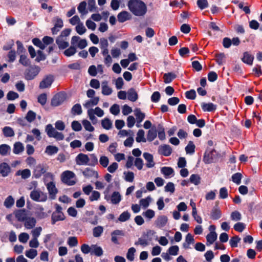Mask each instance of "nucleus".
I'll return each instance as SVG.
<instances>
[{"label": "nucleus", "mask_w": 262, "mask_h": 262, "mask_svg": "<svg viewBox=\"0 0 262 262\" xmlns=\"http://www.w3.org/2000/svg\"><path fill=\"white\" fill-rule=\"evenodd\" d=\"M127 6L130 12L136 16L143 17L147 11L146 5L141 0H129Z\"/></svg>", "instance_id": "1"}, {"label": "nucleus", "mask_w": 262, "mask_h": 262, "mask_svg": "<svg viewBox=\"0 0 262 262\" xmlns=\"http://www.w3.org/2000/svg\"><path fill=\"white\" fill-rule=\"evenodd\" d=\"M30 198L36 202H44L48 200L47 194L42 192L39 189H34L31 191Z\"/></svg>", "instance_id": "2"}, {"label": "nucleus", "mask_w": 262, "mask_h": 262, "mask_svg": "<svg viewBox=\"0 0 262 262\" xmlns=\"http://www.w3.org/2000/svg\"><path fill=\"white\" fill-rule=\"evenodd\" d=\"M55 210L51 216V223L53 225L58 221H64L66 219V216L62 211V207L59 205L56 204L55 205Z\"/></svg>", "instance_id": "3"}, {"label": "nucleus", "mask_w": 262, "mask_h": 262, "mask_svg": "<svg viewBox=\"0 0 262 262\" xmlns=\"http://www.w3.org/2000/svg\"><path fill=\"white\" fill-rule=\"evenodd\" d=\"M75 179V173L70 170L64 171L61 175V180L62 182L69 186L73 185L76 183Z\"/></svg>", "instance_id": "4"}, {"label": "nucleus", "mask_w": 262, "mask_h": 262, "mask_svg": "<svg viewBox=\"0 0 262 262\" xmlns=\"http://www.w3.org/2000/svg\"><path fill=\"white\" fill-rule=\"evenodd\" d=\"M54 27L51 31L53 34H56L63 26V23L61 18L58 16L55 17L52 20Z\"/></svg>", "instance_id": "5"}, {"label": "nucleus", "mask_w": 262, "mask_h": 262, "mask_svg": "<svg viewBox=\"0 0 262 262\" xmlns=\"http://www.w3.org/2000/svg\"><path fill=\"white\" fill-rule=\"evenodd\" d=\"M66 99L65 95L63 93L56 94L53 97L51 104L53 106H57L61 104Z\"/></svg>", "instance_id": "6"}, {"label": "nucleus", "mask_w": 262, "mask_h": 262, "mask_svg": "<svg viewBox=\"0 0 262 262\" xmlns=\"http://www.w3.org/2000/svg\"><path fill=\"white\" fill-rule=\"evenodd\" d=\"M54 78L51 75H47L40 81L39 83V88L44 89L51 86L53 82Z\"/></svg>", "instance_id": "7"}, {"label": "nucleus", "mask_w": 262, "mask_h": 262, "mask_svg": "<svg viewBox=\"0 0 262 262\" xmlns=\"http://www.w3.org/2000/svg\"><path fill=\"white\" fill-rule=\"evenodd\" d=\"M40 68L37 66L31 67L28 69L25 74L26 79L27 80H32L39 73Z\"/></svg>", "instance_id": "8"}, {"label": "nucleus", "mask_w": 262, "mask_h": 262, "mask_svg": "<svg viewBox=\"0 0 262 262\" xmlns=\"http://www.w3.org/2000/svg\"><path fill=\"white\" fill-rule=\"evenodd\" d=\"M47 188L48 189L49 197L51 200H54L56 198L58 190L56 188L54 182H50L47 184Z\"/></svg>", "instance_id": "9"}, {"label": "nucleus", "mask_w": 262, "mask_h": 262, "mask_svg": "<svg viewBox=\"0 0 262 262\" xmlns=\"http://www.w3.org/2000/svg\"><path fill=\"white\" fill-rule=\"evenodd\" d=\"M75 161L78 165H88L89 156L86 154L80 153L76 156Z\"/></svg>", "instance_id": "10"}, {"label": "nucleus", "mask_w": 262, "mask_h": 262, "mask_svg": "<svg viewBox=\"0 0 262 262\" xmlns=\"http://www.w3.org/2000/svg\"><path fill=\"white\" fill-rule=\"evenodd\" d=\"M124 235L125 232L124 231L122 230H115L111 233V241L115 244H118L119 238Z\"/></svg>", "instance_id": "11"}, {"label": "nucleus", "mask_w": 262, "mask_h": 262, "mask_svg": "<svg viewBox=\"0 0 262 262\" xmlns=\"http://www.w3.org/2000/svg\"><path fill=\"white\" fill-rule=\"evenodd\" d=\"M143 156L146 161V166L147 168H152L155 166L153 156L148 152H144Z\"/></svg>", "instance_id": "12"}, {"label": "nucleus", "mask_w": 262, "mask_h": 262, "mask_svg": "<svg viewBox=\"0 0 262 262\" xmlns=\"http://www.w3.org/2000/svg\"><path fill=\"white\" fill-rule=\"evenodd\" d=\"M158 152L160 154L167 157L171 155L172 149L169 145L164 144L159 147Z\"/></svg>", "instance_id": "13"}, {"label": "nucleus", "mask_w": 262, "mask_h": 262, "mask_svg": "<svg viewBox=\"0 0 262 262\" xmlns=\"http://www.w3.org/2000/svg\"><path fill=\"white\" fill-rule=\"evenodd\" d=\"M56 42L60 49H64L69 45L67 38L62 36H58L56 40Z\"/></svg>", "instance_id": "14"}, {"label": "nucleus", "mask_w": 262, "mask_h": 262, "mask_svg": "<svg viewBox=\"0 0 262 262\" xmlns=\"http://www.w3.org/2000/svg\"><path fill=\"white\" fill-rule=\"evenodd\" d=\"M15 217L19 222H24L28 217L27 213L24 209H20L14 212Z\"/></svg>", "instance_id": "15"}, {"label": "nucleus", "mask_w": 262, "mask_h": 262, "mask_svg": "<svg viewBox=\"0 0 262 262\" xmlns=\"http://www.w3.org/2000/svg\"><path fill=\"white\" fill-rule=\"evenodd\" d=\"M254 58V56L250 52H245L243 53V56L241 59L245 63L251 66L253 64Z\"/></svg>", "instance_id": "16"}, {"label": "nucleus", "mask_w": 262, "mask_h": 262, "mask_svg": "<svg viewBox=\"0 0 262 262\" xmlns=\"http://www.w3.org/2000/svg\"><path fill=\"white\" fill-rule=\"evenodd\" d=\"M118 20L120 23H124L132 18V15L127 11H123L117 15Z\"/></svg>", "instance_id": "17"}, {"label": "nucleus", "mask_w": 262, "mask_h": 262, "mask_svg": "<svg viewBox=\"0 0 262 262\" xmlns=\"http://www.w3.org/2000/svg\"><path fill=\"white\" fill-rule=\"evenodd\" d=\"M194 243V239L193 238V236L190 233H188L185 237V242L183 244V247L185 249H190V244H193Z\"/></svg>", "instance_id": "18"}, {"label": "nucleus", "mask_w": 262, "mask_h": 262, "mask_svg": "<svg viewBox=\"0 0 262 262\" xmlns=\"http://www.w3.org/2000/svg\"><path fill=\"white\" fill-rule=\"evenodd\" d=\"M36 223V219L33 217H27L24 221V226L28 229H30L33 228Z\"/></svg>", "instance_id": "19"}, {"label": "nucleus", "mask_w": 262, "mask_h": 262, "mask_svg": "<svg viewBox=\"0 0 262 262\" xmlns=\"http://www.w3.org/2000/svg\"><path fill=\"white\" fill-rule=\"evenodd\" d=\"M127 99L132 101H136L138 98L137 92L134 88L129 89L127 92Z\"/></svg>", "instance_id": "20"}, {"label": "nucleus", "mask_w": 262, "mask_h": 262, "mask_svg": "<svg viewBox=\"0 0 262 262\" xmlns=\"http://www.w3.org/2000/svg\"><path fill=\"white\" fill-rule=\"evenodd\" d=\"M161 172L166 178L172 177L174 175V170L170 167H163L161 169Z\"/></svg>", "instance_id": "21"}, {"label": "nucleus", "mask_w": 262, "mask_h": 262, "mask_svg": "<svg viewBox=\"0 0 262 262\" xmlns=\"http://www.w3.org/2000/svg\"><path fill=\"white\" fill-rule=\"evenodd\" d=\"M10 170V168L9 165L6 163H2L0 164V173L3 177L8 176Z\"/></svg>", "instance_id": "22"}, {"label": "nucleus", "mask_w": 262, "mask_h": 262, "mask_svg": "<svg viewBox=\"0 0 262 262\" xmlns=\"http://www.w3.org/2000/svg\"><path fill=\"white\" fill-rule=\"evenodd\" d=\"M113 92V90L108 85L107 81L102 82V93L104 95H110Z\"/></svg>", "instance_id": "23"}, {"label": "nucleus", "mask_w": 262, "mask_h": 262, "mask_svg": "<svg viewBox=\"0 0 262 262\" xmlns=\"http://www.w3.org/2000/svg\"><path fill=\"white\" fill-rule=\"evenodd\" d=\"M11 147L9 145L3 144L0 145V155L6 156L10 154Z\"/></svg>", "instance_id": "24"}, {"label": "nucleus", "mask_w": 262, "mask_h": 262, "mask_svg": "<svg viewBox=\"0 0 262 262\" xmlns=\"http://www.w3.org/2000/svg\"><path fill=\"white\" fill-rule=\"evenodd\" d=\"M217 238V234L214 231H211L206 236L207 245H211Z\"/></svg>", "instance_id": "25"}, {"label": "nucleus", "mask_w": 262, "mask_h": 262, "mask_svg": "<svg viewBox=\"0 0 262 262\" xmlns=\"http://www.w3.org/2000/svg\"><path fill=\"white\" fill-rule=\"evenodd\" d=\"M201 107L205 112H212L216 109V105L212 103H202Z\"/></svg>", "instance_id": "26"}, {"label": "nucleus", "mask_w": 262, "mask_h": 262, "mask_svg": "<svg viewBox=\"0 0 262 262\" xmlns=\"http://www.w3.org/2000/svg\"><path fill=\"white\" fill-rule=\"evenodd\" d=\"M168 219L166 216L161 215L158 217L156 221L157 226L159 228H162L166 225Z\"/></svg>", "instance_id": "27"}, {"label": "nucleus", "mask_w": 262, "mask_h": 262, "mask_svg": "<svg viewBox=\"0 0 262 262\" xmlns=\"http://www.w3.org/2000/svg\"><path fill=\"white\" fill-rule=\"evenodd\" d=\"M221 211L219 208H214L212 209L210 213V217L212 220H218L221 217Z\"/></svg>", "instance_id": "28"}, {"label": "nucleus", "mask_w": 262, "mask_h": 262, "mask_svg": "<svg viewBox=\"0 0 262 262\" xmlns=\"http://www.w3.org/2000/svg\"><path fill=\"white\" fill-rule=\"evenodd\" d=\"M45 131L50 138H53L57 132L51 124H49L46 126Z\"/></svg>", "instance_id": "29"}, {"label": "nucleus", "mask_w": 262, "mask_h": 262, "mask_svg": "<svg viewBox=\"0 0 262 262\" xmlns=\"http://www.w3.org/2000/svg\"><path fill=\"white\" fill-rule=\"evenodd\" d=\"M99 101V98L98 97H95L92 98V99L87 101L84 104L83 106L85 108H89L91 106L96 105Z\"/></svg>", "instance_id": "30"}, {"label": "nucleus", "mask_w": 262, "mask_h": 262, "mask_svg": "<svg viewBox=\"0 0 262 262\" xmlns=\"http://www.w3.org/2000/svg\"><path fill=\"white\" fill-rule=\"evenodd\" d=\"M46 172V170L43 167V166L41 164H39L36 166L34 169V175L36 178H39L41 175Z\"/></svg>", "instance_id": "31"}, {"label": "nucleus", "mask_w": 262, "mask_h": 262, "mask_svg": "<svg viewBox=\"0 0 262 262\" xmlns=\"http://www.w3.org/2000/svg\"><path fill=\"white\" fill-rule=\"evenodd\" d=\"M121 200V196L119 192H114L111 198V201L113 204H118Z\"/></svg>", "instance_id": "32"}, {"label": "nucleus", "mask_w": 262, "mask_h": 262, "mask_svg": "<svg viewBox=\"0 0 262 262\" xmlns=\"http://www.w3.org/2000/svg\"><path fill=\"white\" fill-rule=\"evenodd\" d=\"M134 114L136 117L138 122H141L145 118V115L142 113L140 108H136L134 110Z\"/></svg>", "instance_id": "33"}, {"label": "nucleus", "mask_w": 262, "mask_h": 262, "mask_svg": "<svg viewBox=\"0 0 262 262\" xmlns=\"http://www.w3.org/2000/svg\"><path fill=\"white\" fill-rule=\"evenodd\" d=\"M91 254H93L97 256H100L103 254L102 249L96 245H92Z\"/></svg>", "instance_id": "34"}, {"label": "nucleus", "mask_w": 262, "mask_h": 262, "mask_svg": "<svg viewBox=\"0 0 262 262\" xmlns=\"http://www.w3.org/2000/svg\"><path fill=\"white\" fill-rule=\"evenodd\" d=\"M58 151V148L53 145L47 146L45 150V153L50 156L57 154Z\"/></svg>", "instance_id": "35"}, {"label": "nucleus", "mask_w": 262, "mask_h": 262, "mask_svg": "<svg viewBox=\"0 0 262 262\" xmlns=\"http://www.w3.org/2000/svg\"><path fill=\"white\" fill-rule=\"evenodd\" d=\"M24 150V147L23 144L21 142H17L14 144L13 152L15 154H19L23 152Z\"/></svg>", "instance_id": "36"}, {"label": "nucleus", "mask_w": 262, "mask_h": 262, "mask_svg": "<svg viewBox=\"0 0 262 262\" xmlns=\"http://www.w3.org/2000/svg\"><path fill=\"white\" fill-rule=\"evenodd\" d=\"M3 132L4 136L6 137H12L15 135L12 128L9 126H5L3 128Z\"/></svg>", "instance_id": "37"}, {"label": "nucleus", "mask_w": 262, "mask_h": 262, "mask_svg": "<svg viewBox=\"0 0 262 262\" xmlns=\"http://www.w3.org/2000/svg\"><path fill=\"white\" fill-rule=\"evenodd\" d=\"M82 173L86 177H92L93 176L98 177V174L97 172L89 168H85V170L83 171Z\"/></svg>", "instance_id": "38"}, {"label": "nucleus", "mask_w": 262, "mask_h": 262, "mask_svg": "<svg viewBox=\"0 0 262 262\" xmlns=\"http://www.w3.org/2000/svg\"><path fill=\"white\" fill-rule=\"evenodd\" d=\"M14 199L11 195H9L4 201V205L7 208H11L14 204Z\"/></svg>", "instance_id": "39"}, {"label": "nucleus", "mask_w": 262, "mask_h": 262, "mask_svg": "<svg viewBox=\"0 0 262 262\" xmlns=\"http://www.w3.org/2000/svg\"><path fill=\"white\" fill-rule=\"evenodd\" d=\"M157 133L156 129H149L147 135V140L148 141H152L157 137Z\"/></svg>", "instance_id": "40"}, {"label": "nucleus", "mask_w": 262, "mask_h": 262, "mask_svg": "<svg viewBox=\"0 0 262 262\" xmlns=\"http://www.w3.org/2000/svg\"><path fill=\"white\" fill-rule=\"evenodd\" d=\"M86 3L85 1H83L79 4L77 9L81 15H84L87 14L88 11L86 10Z\"/></svg>", "instance_id": "41"}, {"label": "nucleus", "mask_w": 262, "mask_h": 262, "mask_svg": "<svg viewBox=\"0 0 262 262\" xmlns=\"http://www.w3.org/2000/svg\"><path fill=\"white\" fill-rule=\"evenodd\" d=\"M176 77V75L172 73H166L163 76L164 82L165 83H169L172 81Z\"/></svg>", "instance_id": "42"}, {"label": "nucleus", "mask_w": 262, "mask_h": 262, "mask_svg": "<svg viewBox=\"0 0 262 262\" xmlns=\"http://www.w3.org/2000/svg\"><path fill=\"white\" fill-rule=\"evenodd\" d=\"M144 131L143 129H139L137 134V137L136 140L137 142H145L146 141V139L144 137Z\"/></svg>", "instance_id": "43"}, {"label": "nucleus", "mask_w": 262, "mask_h": 262, "mask_svg": "<svg viewBox=\"0 0 262 262\" xmlns=\"http://www.w3.org/2000/svg\"><path fill=\"white\" fill-rule=\"evenodd\" d=\"M130 213L127 211L123 212L119 216L118 220L121 222H124L128 220L130 217Z\"/></svg>", "instance_id": "44"}, {"label": "nucleus", "mask_w": 262, "mask_h": 262, "mask_svg": "<svg viewBox=\"0 0 262 262\" xmlns=\"http://www.w3.org/2000/svg\"><path fill=\"white\" fill-rule=\"evenodd\" d=\"M124 180L126 182H133L134 180L135 175L132 171H124L123 172Z\"/></svg>", "instance_id": "45"}, {"label": "nucleus", "mask_w": 262, "mask_h": 262, "mask_svg": "<svg viewBox=\"0 0 262 262\" xmlns=\"http://www.w3.org/2000/svg\"><path fill=\"white\" fill-rule=\"evenodd\" d=\"M102 126L105 129L108 130L112 127V122L108 118H104L101 121Z\"/></svg>", "instance_id": "46"}, {"label": "nucleus", "mask_w": 262, "mask_h": 262, "mask_svg": "<svg viewBox=\"0 0 262 262\" xmlns=\"http://www.w3.org/2000/svg\"><path fill=\"white\" fill-rule=\"evenodd\" d=\"M76 53V48L71 45V47L64 51L63 54L65 56L70 57L74 55Z\"/></svg>", "instance_id": "47"}, {"label": "nucleus", "mask_w": 262, "mask_h": 262, "mask_svg": "<svg viewBox=\"0 0 262 262\" xmlns=\"http://www.w3.org/2000/svg\"><path fill=\"white\" fill-rule=\"evenodd\" d=\"M189 181L192 184L198 185L201 182V178L198 174H193L190 176Z\"/></svg>", "instance_id": "48"}, {"label": "nucleus", "mask_w": 262, "mask_h": 262, "mask_svg": "<svg viewBox=\"0 0 262 262\" xmlns=\"http://www.w3.org/2000/svg\"><path fill=\"white\" fill-rule=\"evenodd\" d=\"M37 255V251L34 249H30L25 252V255L30 259H34Z\"/></svg>", "instance_id": "49"}, {"label": "nucleus", "mask_w": 262, "mask_h": 262, "mask_svg": "<svg viewBox=\"0 0 262 262\" xmlns=\"http://www.w3.org/2000/svg\"><path fill=\"white\" fill-rule=\"evenodd\" d=\"M81 106L79 104H75L71 109V113L74 115H80L82 113Z\"/></svg>", "instance_id": "50"}, {"label": "nucleus", "mask_w": 262, "mask_h": 262, "mask_svg": "<svg viewBox=\"0 0 262 262\" xmlns=\"http://www.w3.org/2000/svg\"><path fill=\"white\" fill-rule=\"evenodd\" d=\"M103 232V228L102 226H98L93 229V235L95 237H98L101 236Z\"/></svg>", "instance_id": "51"}, {"label": "nucleus", "mask_w": 262, "mask_h": 262, "mask_svg": "<svg viewBox=\"0 0 262 262\" xmlns=\"http://www.w3.org/2000/svg\"><path fill=\"white\" fill-rule=\"evenodd\" d=\"M136 252V250L134 247H131L128 249L126 254V258L128 260L131 261L134 260V255Z\"/></svg>", "instance_id": "52"}, {"label": "nucleus", "mask_w": 262, "mask_h": 262, "mask_svg": "<svg viewBox=\"0 0 262 262\" xmlns=\"http://www.w3.org/2000/svg\"><path fill=\"white\" fill-rule=\"evenodd\" d=\"M195 145L193 142L190 141L188 145L185 147V150L187 154H192L195 151Z\"/></svg>", "instance_id": "53"}, {"label": "nucleus", "mask_w": 262, "mask_h": 262, "mask_svg": "<svg viewBox=\"0 0 262 262\" xmlns=\"http://www.w3.org/2000/svg\"><path fill=\"white\" fill-rule=\"evenodd\" d=\"M82 125L86 130L93 132L94 127L92 125L91 122L87 120H83L82 121Z\"/></svg>", "instance_id": "54"}, {"label": "nucleus", "mask_w": 262, "mask_h": 262, "mask_svg": "<svg viewBox=\"0 0 262 262\" xmlns=\"http://www.w3.org/2000/svg\"><path fill=\"white\" fill-rule=\"evenodd\" d=\"M142 215L148 220H150L155 215V212L152 209H147L146 211L142 213Z\"/></svg>", "instance_id": "55"}, {"label": "nucleus", "mask_w": 262, "mask_h": 262, "mask_svg": "<svg viewBox=\"0 0 262 262\" xmlns=\"http://www.w3.org/2000/svg\"><path fill=\"white\" fill-rule=\"evenodd\" d=\"M134 165L138 170H141L144 166L143 160L140 158H136L134 161Z\"/></svg>", "instance_id": "56"}, {"label": "nucleus", "mask_w": 262, "mask_h": 262, "mask_svg": "<svg viewBox=\"0 0 262 262\" xmlns=\"http://www.w3.org/2000/svg\"><path fill=\"white\" fill-rule=\"evenodd\" d=\"M19 62L20 63L23 64L25 67H27L30 66V60L25 55L21 54L20 56V59L19 60Z\"/></svg>", "instance_id": "57"}, {"label": "nucleus", "mask_w": 262, "mask_h": 262, "mask_svg": "<svg viewBox=\"0 0 262 262\" xmlns=\"http://www.w3.org/2000/svg\"><path fill=\"white\" fill-rule=\"evenodd\" d=\"M67 243L71 247H75L78 245V240L76 237L70 236L68 238Z\"/></svg>", "instance_id": "58"}, {"label": "nucleus", "mask_w": 262, "mask_h": 262, "mask_svg": "<svg viewBox=\"0 0 262 262\" xmlns=\"http://www.w3.org/2000/svg\"><path fill=\"white\" fill-rule=\"evenodd\" d=\"M42 230V229L41 227H38L33 229L31 232L32 237L37 238L40 235Z\"/></svg>", "instance_id": "59"}, {"label": "nucleus", "mask_w": 262, "mask_h": 262, "mask_svg": "<svg viewBox=\"0 0 262 262\" xmlns=\"http://www.w3.org/2000/svg\"><path fill=\"white\" fill-rule=\"evenodd\" d=\"M89 166H95L98 164V159L95 154L90 155V157H89Z\"/></svg>", "instance_id": "60"}, {"label": "nucleus", "mask_w": 262, "mask_h": 262, "mask_svg": "<svg viewBox=\"0 0 262 262\" xmlns=\"http://www.w3.org/2000/svg\"><path fill=\"white\" fill-rule=\"evenodd\" d=\"M76 31L79 35H82L86 32V29L83 24L81 22L80 23H78L76 26Z\"/></svg>", "instance_id": "61"}, {"label": "nucleus", "mask_w": 262, "mask_h": 262, "mask_svg": "<svg viewBox=\"0 0 262 262\" xmlns=\"http://www.w3.org/2000/svg\"><path fill=\"white\" fill-rule=\"evenodd\" d=\"M151 201V198L148 196L145 199H142L140 200V206H142L144 208H146L148 207L150 202Z\"/></svg>", "instance_id": "62"}, {"label": "nucleus", "mask_w": 262, "mask_h": 262, "mask_svg": "<svg viewBox=\"0 0 262 262\" xmlns=\"http://www.w3.org/2000/svg\"><path fill=\"white\" fill-rule=\"evenodd\" d=\"M25 118L29 122H32L36 118V113L32 111H29L27 113Z\"/></svg>", "instance_id": "63"}, {"label": "nucleus", "mask_w": 262, "mask_h": 262, "mask_svg": "<svg viewBox=\"0 0 262 262\" xmlns=\"http://www.w3.org/2000/svg\"><path fill=\"white\" fill-rule=\"evenodd\" d=\"M99 163L103 167H106L109 163V159L106 156H102L100 158Z\"/></svg>", "instance_id": "64"}]
</instances>
